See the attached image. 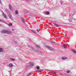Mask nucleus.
<instances>
[{
    "mask_svg": "<svg viewBox=\"0 0 76 76\" xmlns=\"http://www.w3.org/2000/svg\"><path fill=\"white\" fill-rule=\"evenodd\" d=\"M64 48H65V49H66L67 48V45H64Z\"/></svg>",
    "mask_w": 76,
    "mask_h": 76,
    "instance_id": "nucleus-10",
    "label": "nucleus"
},
{
    "mask_svg": "<svg viewBox=\"0 0 76 76\" xmlns=\"http://www.w3.org/2000/svg\"><path fill=\"white\" fill-rule=\"evenodd\" d=\"M57 73V72L56 71H53V74H56Z\"/></svg>",
    "mask_w": 76,
    "mask_h": 76,
    "instance_id": "nucleus-24",
    "label": "nucleus"
},
{
    "mask_svg": "<svg viewBox=\"0 0 76 76\" xmlns=\"http://www.w3.org/2000/svg\"><path fill=\"white\" fill-rule=\"evenodd\" d=\"M21 19L23 22V23H24V22H25V19H23V18H21Z\"/></svg>",
    "mask_w": 76,
    "mask_h": 76,
    "instance_id": "nucleus-8",
    "label": "nucleus"
},
{
    "mask_svg": "<svg viewBox=\"0 0 76 76\" xmlns=\"http://www.w3.org/2000/svg\"><path fill=\"white\" fill-rule=\"evenodd\" d=\"M9 16L10 18V19H12V15H9Z\"/></svg>",
    "mask_w": 76,
    "mask_h": 76,
    "instance_id": "nucleus-15",
    "label": "nucleus"
},
{
    "mask_svg": "<svg viewBox=\"0 0 76 76\" xmlns=\"http://www.w3.org/2000/svg\"><path fill=\"white\" fill-rule=\"evenodd\" d=\"M9 6V9H10V10H12V5H11L10 4Z\"/></svg>",
    "mask_w": 76,
    "mask_h": 76,
    "instance_id": "nucleus-7",
    "label": "nucleus"
},
{
    "mask_svg": "<svg viewBox=\"0 0 76 76\" xmlns=\"http://www.w3.org/2000/svg\"><path fill=\"white\" fill-rule=\"evenodd\" d=\"M30 41H31V39H30Z\"/></svg>",
    "mask_w": 76,
    "mask_h": 76,
    "instance_id": "nucleus-37",
    "label": "nucleus"
},
{
    "mask_svg": "<svg viewBox=\"0 0 76 76\" xmlns=\"http://www.w3.org/2000/svg\"><path fill=\"white\" fill-rule=\"evenodd\" d=\"M70 71L69 70L66 72V73H70Z\"/></svg>",
    "mask_w": 76,
    "mask_h": 76,
    "instance_id": "nucleus-23",
    "label": "nucleus"
},
{
    "mask_svg": "<svg viewBox=\"0 0 76 76\" xmlns=\"http://www.w3.org/2000/svg\"><path fill=\"white\" fill-rule=\"evenodd\" d=\"M46 48H48V50H49L50 51H53L54 50V49L53 48H52L51 47L48 46L47 45H45Z\"/></svg>",
    "mask_w": 76,
    "mask_h": 76,
    "instance_id": "nucleus-2",
    "label": "nucleus"
},
{
    "mask_svg": "<svg viewBox=\"0 0 76 76\" xmlns=\"http://www.w3.org/2000/svg\"><path fill=\"white\" fill-rule=\"evenodd\" d=\"M15 14H16V15H18V10H16L15 11Z\"/></svg>",
    "mask_w": 76,
    "mask_h": 76,
    "instance_id": "nucleus-18",
    "label": "nucleus"
},
{
    "mask_svg": "<svg viewBox=\"0 0 76 76\" xmlns=\"http://www.w3.org/2000/svg\"><path fill=\"white\" fill-rule=\"evenodd\" d=\"M0 3H1V0H0Z\"/></svg>",
    "mask_w": 76,
    "mask_h": 76,
    "instance_id": "nucleus-30",
    "label": "nucleus"
},
{
    "mask_svg": "<svg viewBox=\"0 0 76 76\" xmlns=\"http://www.w3.org/2000/svg\"><path fill=\"white\" fill-rule=\"evenodd\" d=\"M10 60L11 61H15V59L11 58L10 59Z\"/></svg>",
    "mask_w": 76,
    "mask_h": 76,
    "instance_id": "nucleus-17",
    "label": "nucleus"
},
{
    "mask_svg": "<svg viewBox=\"0 0 76 76\" xmlns=\"http://www.w3.org/2000/svg\"><path fill=\"white\" fill-rule=\"evenodd\" d=\"M45 14H46V15H49V12H46Z\"/></svg>",
    "mask_w": 76,
    "mask_h": 76,
    "instance_id": "nucleus-16",
    "label": "nucleus"
},
{
    "mask_svg": "<svg viewBox=\"0 0 76 76\" xmlns=\"http://www.w3.org/2000/svg\"><path fill=\"white\" fill-rule=\"evenodd\" d=\"M42 70H39L37 71V73H39V72H42Z\"/></svg>",
    "mask_w": 76,
    "mask_h": 76,
    "instance_id": "nucleus-9",
    "label": "nucleus"
},
{
    "mask_svg": "<svg viewBox=\"0 0 76 76\" xmlns=\"http://www.w3.org/2000/svg\"><path fill=\"white\" fill-rule=\"evenodd\" d=\"M36 47H38V48H39V46L38 45H37L36 46Z\"/></svg>",
    "mask_w": 76,
    "mask_h": 76,
    "instance_id": "nucleus-25",
    "label": "nucleus"
},
{
    "mask_svg": "<svg viewBox=\"0 0 76 76\" xmlns=\"http://www.w3.org/2000/svg\"><path fill=\"white\" fill-rule=\"evenodd\" d=\"M51 42H52V43H53V44H56V43L55 42L53 41H51Z\"/></svg>",
    "mask_w": 76,
    "mask_h": 76,
    "instance_id": "nucleus-22",
    "label": "nucleus"
},
{
    "mask_svg": "<svg viewBox=\"0 0 76 76\" xmlns=\"http://www.w3.org/2000/svg\"><path fill=\"white\" fill-rule=\"evenodd\" d=\"M9 26H12V23H10L9 24Z\"/></svg>",
    "mask_w": 76,
    "mask_h": 76,
    "instance_id": "nucleus-21",
    "label": "nucleus"
},
{
    "mask_svg": "<svg viewBox=\"0 0 76 76\" xmlns=\"http://www.w3.org/2000/svg\"><path fill=\"white\" fill-rule=\"evenodd\" d=\"M14 29H12V30L13 31H14Z\"/></svg>",
    "mask_w": 76,
    "mask_h": 76,
    "instance_id": "nucleus-31",
    "label": "nucleus"
},
{
    "mask_svg": "<svg viewBox=\"0 0 76 76\" xmlns=\"http://www.w3.org/2000/svg\"><path fill=\"white\" fill-rule=\"evenodd\" d=\"M36 69H37V70H39V66H38L37 67Z\"/></svg>",
    "mask_w": 76,
    "mask_h": 76,
    "instance_id": "nucleus-20",
    "label": "nucleus"
},
{
    "mask_svg": "<svg viewBox=\"0 0 76 76\" xmlns=\"http://www.w3.org/2000/svg\"><path fill=\"white\" fill-rule=\"evenodd\" d=\"M1 33L3 34H11V32L9 31H7V30H2L1 31Z\"/></svg>",
    "mask_w": 76,
    "mask_h": 76,
    "instance_id": "nucleus-1",
    "label": "nucleus"
},
{
    "mask_svg": "<svg viewBox=\"0 0 76 76\" xmlns=\"http://www.w3.org/2000/svg\"><path fill=\"white\" fill-rule=\"evenodd\" d=\"M31 31L33 32H34V33H35V34H37V33H36V31H35L34 30H32Z\"/></svg>",
    "mask_w": 76,
    "mask_h": 76,
    "instance_id": "nucleus-12",
    "label": "nucleus"
},
{
    "mask_svg": "<svg viewBox=\"0 0 76 76\" xmlns=\"http://www.w3.org/2000/svg\"><path fill=\"white\" fill-rule=\"evenodd\" d=\"M35 51L36 52H38V50H36Z\"/></svg>",
    "mask_w": 76,
    "mask_h": 76,
    "instance_id": "nucleus-27",
    "label": "nucleus"
},
{
    "mask_svg": "<svg viewBox=\"0 0 76 76\" xmlns=\"http://www.w3.org/2000/svg\"><path fill=\"white\" fill-rule=\"evenodd\" d=\"M1 24H0V26H1Z\"/></svg>",
    "mask_w": 76,
    "mask_h": 76,
    "instance_id": "nucleus-35",
    "label": "nucleus"
},
{
    "mask_svg": "<svg viewBox=\"0 0 76 76\" xmlns=\"http://www.w3.org/2000/svg\"><path fill=\"white\" fill-rule=\"evenodd\" d=\"M3 16H4V18H6V17H7L6 16V15H5V14L4 13L3 14Z\"/></svg>",
    "mask_w": 76,
    "mask_h": 76,
    "instance_id": "nucleus-11",
    "label": "nucleus"
},
{
    "mask_svg": "<svg viewBox=\"0 0 76 76\" xmlns=\"http://www.w3.org/2000/svg\"><path fill=\"white\" fill-rule=\"evenodd\" d=\"M37 32H39V30L37 29Z\"/></svg>",
    "mask_w": 76,
    "mask_h": 76,
    "instance_id": "nucleus-28",
    "label": "nucleus"
},
{
    "mask_svg": "<svg viewBox=\"0 0 76 76\" xmlns=\"http://www.w3.org/2000/svg\"><path fill=\"white\" fill-rule=\"evenodd\" d=\"M72 52L74 53H75V54L76 53V51H75V50H72Z\"/></svg>",
    "mask_w": 76,
    "mask_h": 76,
    "instance_id": "nucleus-14",
    "label": "nucleus"
},
{
    "mask_svg": "<svg viewBox=\"0 0 76 76\" xmlns=\"http://www.w3.org/2000/svg\"><path fill=\"white\" fill-rule=\"evenodd\" d=\"M3 51H4V50L3 49L0 48V53H2V52H3Z\"/></svg>",
    "mask_w": 76,
    "mask_h": 76,
    "instance_id": "nucleus-5",
    "label": "nucleus"
},
{
    "mask_svg": "<svg viewBox=\"0 0 76 76\" xmlns=\"http://www.w3.org/2000/svg\"><path fill=\"white\" fill-rule=\"evenodd\" d=\"M61 47H64V46H61Z\"/></svg>",
    "mask_w": 76,
    "mask_h": 76,
    "instance_id": "nucleus-32",
    "label": "nucleus"
},
{
    "mask_svg": "<svg viewBox=\"0 0 76 76\" xmlns=\"http://www.w3.org/2000/svg\"><path fill=\"white\" fill-rule=\"evenodd\" d=\"M31 75H32L31 72H30V73H28V76H30Z\"/></svg>",
    "mask_w": 76,
    "mask_h": 76,
    "instance_id": "nucleus-19",
    "label": "nucleus"
},
{
    "mask_svg": "<svg viewBox=\"0 0 76 76\" xmlns=\"http://www.w3.org/2000/svg\"><path fill=\"white\" fill-rule=\"evenodd\" d=\"M72 14H71V15H70V16H72Z\"/></svg>",
    "mask_w": 76,
    "mask_h": 76,
    "instance_id": "nucleus-33",
    "label": "nucleus"
},
{
    "mask_svg": "<svg viewBox=\"0 0 76 76\" xmlns=\"http://www.w3.org/2000/svg\"><path fill=\"white\" fill-rule=\"evenodd\" d=\"M0 22H3V20L1 19H0Z\"/></svg>",
    "mask_w": 76,
    "mask_h": 76,
    "instance_id": "nucleus-26",
    "label": "nucleus"
},
{
    "mask_svg": "<svg viewBox=\"0 0 76 76\" xmlns=\"http://www.w3.org/2000/svg\"><path fill=\"white\" fill-rule=\"evenodd\" d=\"M53 26H55V27H59V26L56 24L54 23Z\"/></svg>",
    "mask_w": 76,
    "mask_h": 76,
    "instance_id": "nucleus-6",
    "label": "nucleus"
},
{
    "mask_svg": "<svg viewBox=\"0 0 76 76\" xmlns=\"http://www.w3.org/2000/svg\"><path fill=\"white\" fill-rule=\"evenodd\" d=\"M67 57H65V58H64V57H62V60H65L66 59H67Z\"/></svg>",
    "mask_w": 76,
    "mask_h": 76,
    "instance_id": "nucleus-13",
    "label": "nucleus"
},
{
    "mask_svg": "<svg viewBox=\"0 0 76 76\" xmlns=\"http://www.w3.org/2000/svg\"><path fill=\"white\" fill-rule=\"evenodd\" d=\"M34 64L33 63V62H31L30 63V66L31 67H33V66H34Z\"/></svg>",
    "mask_w": 76,
    "mask_h": 76,
    "instance_id": "nucleus-3",
    "label": "nucleus"
},
{
    "mask_svg": "<svg viewBox=\"0 0 76 76\" xmlns=\"http://www.w3.org/2000/svg\"><path fill=\"white\" fill-rule=\"evenodd\" d=\"M1 4H2V3L1 2Z\"/></svg>",
    "mask_w": 76,
    "mask_h": 76,
    "instance_id": "nucleus-34",
    "label": "nucleus"
},
{
    "mask_svg": "<svg viewBox=\"0 0 76 76\" xmlns=\"http://www.w3.org/2000/svg\"><path fill=\"white\" fill-rule=\"evenodd\" d=\"M8 66L9 67H12L13 65V64L12 63H10L9 64Z\"/></svg>",
    "mask_w": 76,
    "mask_h": 76,
    "instance_id": "nucleus-4",
    "label": "nucleus"
},
{
    "mask_svg": "<svg viewBox=\"0 0 76 76\" xmlns=\"http://www.w3.org/2000/svg\"><path fill=\"white\" fill-rule=\"evenodd\" d=\"M26 69H27V68H26V69L25 71H27V70Z\"/></svg>",
    "mask_w": 76,
    "mask_h": 76,
    "instance_id": "nucleus-29",
    "label": "nucleus"
},
{
    "mask_svg": "<svg viewBox=\"0 0 76 76\" xmlns=\"http://www.w3.org/2000/svg\"><path fill=\"white\" fill-rule=\"evenodd\" d=\"M61 75H62V74H61Z\"/></svg>",
    "mask_w": 76,
    "mask_h": 76,
    "instance_id": "nucleus-36",
    "label": "nucleus"
}]
</instances>
